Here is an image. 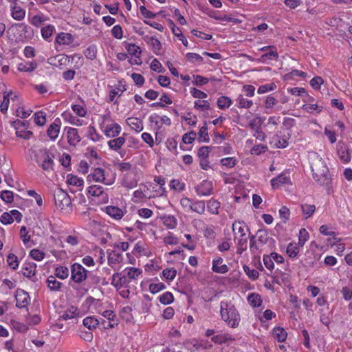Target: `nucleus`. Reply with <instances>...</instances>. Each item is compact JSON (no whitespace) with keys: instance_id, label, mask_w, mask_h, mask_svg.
Listing matches in <instances>:
<instances>
[{"instance_id":"1","label":"nucleus","mask_w":352,"mask_h":352,"mask_svg":"<svg viewBox=\"0 0 352 352\" xmlns=\"http://www.w3.org/2000/svg\"><path fill=\"white\" fill-rule=\"evenodd\" d=\"M220 314L223 320L229 327L236 328L239 326L241 320L240 314L237 309L231 302L221 301L220 304Z\"/></svg>"},{"instance_id":"2","label":"nucleus","mask_w":352,"mask_h":352,"mask_svg":"<svg viewBox=\"0 0 352 352\" xmlns=\"http://www.w3.org/2000/svg\"><path fill=\"white\" fill-rule=\"evenodd\" d=\"M314 178L320 185L329 187L331 183L329 168L324 162L320 158L314 166H311Z\"/></svg>"},{"instance_id":"3","label":"nucleus","mask_w":352,"mask_h":352,"mask_svg":"<svg viewBox=\"0 0 352 352\" xmlns=\"http://www.w3.org/2000/svg\"><path fill=\"white\" fill-rule=\"evenodd\" d=\"M54 199L56 208L61 210L72 205L69 195L60 188H56L54 190Z\"/></svg>"},{"instance_id":"4","label":"nucleus","mask_w":352,"mask_h":352,"mask_svg":"<svg viewBox=\"0 0 352 352\" xmlns=\"http://www.w3.org/2000/svg\"><path fill=\"white\" fill-rule=\"evenodd\" d=\"M41 152L42 153L41 158L36 159V162L38 166L46 172H51L54 170V166L55 165L54 161V155L46 148L41 151Z\"/></svg>"},{"instance_id":"5","label":"nucleus","mask_w":352,"mask_h":352,"mask_svg":"<svg viewBox=\"0 0 352 352\" xmlns=\"http://www.w3.org/2000/svg\"><path fill=\"white\" fill-rule=\"evenodd\" d=\"M89 272L80 264L74 263L71 267V279L76 283H81L88 277Z\"/></svg>"},{"instance_id":"6","label":"nucleus","mask_w":352,"mask_h":352,"mask_svg":"<svg viewBox=\"0 0 352 352\" xmlns=\"http://www.w3.org/2000/svg\"><path fill=\"white\" fill-rule=\"evenodd\" d=\"M197 194L199 196H209L213 193V185L212 182L204 180L195 188Z\"/></svg>"},{"instance_id":"7","label":"nucleus","mask_w":352,"mask_h":352,"mask_svg":"<svg viewBox=\"0 0 352 352\" xmlns=\"http://www.w3.org/2000/svg\"><path fill=\"white\" fill-rule=\"evenodd\" d=\"M16 306L19 308L26 307L30 300L28 293L23 289H17L15 294Z\"/></svg>"},{"instance_id":"8","label":"nucleus","mask_w":352,"mask_h":352,"mask_svg":"<svg viewBox=\"0 0 352 352\" xmlns=\"http://www.w3.org/2000/svg\"><path fill=\"white\" fill-rule=\"evenodd\" d=\"M290 178L287 172H283L276 177L271 180V185L273 188H278L284 184H289Z\"/></svg>"},{"instance_id":"9","label":"nucleus","mask_w":352,"mask_h":352,"mask_svg":"<svg viewBox=\"0 0 352 352\" xmlns=\"http://www.w3.org/2000/svg\"><path fill=\"white\" fill-rule=\"evenodd\" d=\"M60 120L56 118L54 122L49 126L47 130V134L51 140H54L58 137L60 131Z\"/></svg>"},{"instance_id":"10","label":"nucleus","mask_w":352,"mask_h":352,"mask_svg":"<svg viewBox=\"0 0 352 352\" xmlns=\"http://www.w3.org/2000/svg\"><path fill=\"white\" fill-rule=\"evenodd\" d=\"M223 258L218 257L212 261V269L214 272L219 274H225L228 272V267L226 264H223Z\"/></svg>"},{"instance_id":"11","label":"nucleus","mask_w":352,"mask_h":352,"mask_svg":"<svg viewBox=\"0 0 352 352\" xmlns=\"http://www.w3.org/2000/svg\"><path fill=\"white\" fill-rule=\"evenodd\" d=\"M121 132V126L117 123L107 125L104 134L108 138H116Z\"/></svg>"},{"instance_id":"12","label":"nucleus","mask_w":352,"mask_h":352,"mask_svg":"<svg viewBox=\"0 0 352 352\" xmlns=\"http://www.w3.org/2000/svg\"><path fill=\"white\" fill-rule=\"evenodd\" d=\"M67 140L68 143L70 145L75 146L80 141V138L78 135V130L75 128L69 127L67 130Z\"/></svg>"},{"instance_id":"13","label":"nucleus","mask_w":352,"mask_h":352,"mask_svg":"<svg viewBox=\"0 0 352 352\" xmlns=\"http://www.w3.org/2000/svg\"><path fill=\"white\" fill-rule=\"evenodd\" d=\"M11 16L17 21H21L25 18V10L20 6L16 5L10 6Z\"/></svg>"},{"instance_id":"14","label":"nucleus","mask_w":352,"mask_h":352,"mask_svg":"<svg viewBox=\"0 0 352 352\" xmlns=\"http://www.w3.org/2000/svg\"><path fill=\"white\" fill-rule=\"evenodd\" d=\"M106 213L116 220H120L123 217L122 210L116 206H108L105 209Z\"/></svg>"},{"instance_id":"15","label":"nucleus","mask_w":352,"mask_h":352,"mask_svg":"<svg viewBox=\"0 0 352 352\" xmlns=\"http://www.w3.org/2000/svg\"><path fill=\"white\" fill-rule=\"evenodd\" d=\"M89 180H94L96 182H104V170L101 168H96L94 173L89 174L87 177Z\"/></svg>"},{"instance_id":"16","label":"nucleus","mask_w":352,"mask_h":352,"mask_svg":"<svg viewBox=\"0 0 352 352\" xmlns=\"http://www.w3.org/2000/svg\"><path fill=\"white\" fill-rule=\"evenodd\" d=\"M170 29H171L173 34L176 37H177L179 41H181L182 42V44L185 47H187L188 44V41L186 38V37L184 36V35L182 34L181 29L177 27L175 25V24L172 21H170Z\"/></svg>"},{"instance_id":"17","label":"nucleus","mask_w":352,"mask_h":352,"mask_svg":"<svg viewBox=\"0 0 352 352\" xmlns=\"http://www.w3.org/2000/svg\"><path fill=\"white\" fill-rule=\"evenodd\" d=\"M36 265L34 263H26L22 267L21 272L24 276L31 278L35 275Z\"/></svg>"},{"instance_id":"18","label":"nucleus","mask_w":352,"mask_h":352,"mask_svg":"<svg viewBox=\"0 0 352 352\" xmlns=\"http://www.w3.org/2000/svg\"><path fill=\"white\" fill-rule=\"evenodd\" d=\"M125 142L124 136L111 140L108 142L109 147L113 151H118Z\"/></svg>"},{"instance_id":"19","label":"nucleus","mask_w":352,"mask_h":352,"mask_svg":"<svg viewBox=\"0 0 352 352\" xmlns=\"http://www.w3.org/2000/svg\"><path fill=\"white\" fill-rule=\"evenodd\" d=\"M126 122L132 129L137 132H140L143 130V123L137 118H129L126 120Z\"/></svg>"},{"instance_id":"20","label":"nucleus","mask_w":352,"mask_h":352,"mask_svg":"<svg viewBox=\"0 0 352 352\" xmlns=\"http://www.w3.org/2000/svg\"><path fill=\"white\" fill-rule=\"evenodd\" d=\"M124 271L126 272V276L130 281L138 279L142 272L141 269L136 267H129Z\"/></svg>"},{"instance_id":"21","label":"nucleus","mask_w":352,"mask_h":352,"mask_svg":"<svg viewBox=\"0 0 352 352\" xmlns=\"http://www.w3.org/2000/svg\"><path fill=\"white\" fill-rule=\"evenodd\" d=\"M37 67V64L35 61H28L21 63L19 65L18 69L20 72H31Z\"/></svg>"},{"instance_id":"22","label":"nucleus","mask_w":352,"mask_h":352,"mask_svg":"<svg viewBox=\"0 0 352 352\" xmlns=\"http://www.w3.org/2000/svg\"><path fill=\"white\" fill-rule=\"evenodd\" d=\"M47 287L52 291H59L63 285V283L56 280V277L50 276L47 279Z\"/></svg>"},{"instance_id":"23","label":"nucleus","mask_w":352,"mask_h":352,"mask_svg":"<svg viewBox=\"0 0 352 352\" xmlns=\"http://www.w3.org/2000/svg\"><path fill=\"white\" fill-rule=\"evenodd\" d=\"M72 41L71 34L61 32L56 38V41L60 45H69Z\"/></svg>"},{"instance_id":"24","label":"nucleus","mask_w":352,"mask_h":352,"mask_svg":"<svg viewBox=\"0 0 352 352\" xmlns=\"http://www.w3.org/2000/svg\"><path fill=\"white\" fill-rule=\"evenodd\" d=\"M248 300L253 307H258L261 305L262 300L261 296L256 293H252L248 295Z\"/></svg>"},{"instance_id":"25","label":"nucleus","mask_w":352,"mask_h":352,"mask_svg":"<svg viewBox=\"0 0 352 352\" xmlns=\"http://www.w3.org/2000/svg\"><path fill=\"white\" fill-rule=\"evenodd\" d=\"M12 94V91L4 92L3 96V101L0 104V111L3 113H6L8 111L10 104V96Z\"/></svg>"},{"instance_id":"26","label":"nucleus","mask_w":352,"mask_h":352,"mask_svg":"<svg viewBox=\"0 0 352 352\" xmlns=\"http://www.w3.org/2000/svg\"><path fill=\"white\" fill-rule=\"evenodd\" d=\"M82 323L85 327L91 330L96 329L98 326L99 321L94 317L88 316L83 319Z\"/></svg>"},{"instance_id":"27","label":"nucleus","mask_w":352,"mask_h":352,"mask_svg":"<svg viewBox=\"0 0 352 352\" xmlns=\"http://www.w3.org/2000/svg\"><path fill=\"white\" fill-rule=\"evenodd\" d=\"M274 338L277 339L279 342L285 341L287 333L286 331L281 327H275L273 330Z\"/></svg>"},{"instance_id":"28","label":"nucleus","mask_w":352,"mask_h":352,"mask_svg":"<svg viewBox=\"0 0 352 352\" xmlns=\"http://www.w3.org/2000/svg\"><path fill=\"white\" fill-rule=\"evenodd\" d=\"M67 183L70 185L77 186V187H82L84 181L82 179L78 177L76 175H73L72 174H69L67 177Z\"/></svg>"},{"instance_id":"29","label":"nucleus","mask_w":352,"mask_h":352,"mask_svg":"<svg viewBox=\"0 0 352 352\" xmlns=\"http://www.w3.org/2000/svg\"><path fill=\"white\" fill-rule=\"evenodd\" d=\"M56 59L57 63L51 62L50 64L60 67L61 65H67L69 63V56L67 55H58L54 58V60H56Z\"/></svg>"},{"instance_id":"30","label":"nucleus","mask_w":352,"mask_h":352,"mask_svg":"<svg viewBox=\"0 0 352 352\" xmlns=\"http://www.w3.org/2000/svg\"><path fill=\"white\" fill-rule=\"evenodd\" d=\"M207 207L210 212L217 214H219L220 203L214 199H211L208 201Z\"/></svg>"},{"instance_id":"31","label":"nucleus","mask_w":352,"mask_h":352,"mask_svg":"<svg viewBox=\"0 0 352 352\" xmlns=\"http://www.w3.org/2000/svg\"><path fill=\"white\" fill-rule=\"evenodd\" d=\"M199 142H208L210 140L209 135L208 133L207 123L205 122L204 126L200 129L199 131Z\"/></svg>"},{"instance_id":"32","label":"nucleus","mask_w":352,"mask_h":352,"mask_svg":"<svg viewBox=\"0 0 352 352\" xmlns=\"http://www.w3.org/2000/svg\"><path fill=\"white\" fill-rule=\"evenodd\" d=\"M69 276V269L65 266H58L55 269V276L65 279Z\"/></svg>"},{"instance_id":"33","label":"nucleus","mask_w":352,"mask_h":352,"mask_svg":"<svg viewBox=\"0 0 352 352\" xmlns=\"http://www.w3.org/2000/svg\"><path fill=\"white\" fill-rule=\"evenodd\" d=\"M299 253V247L297 244L290 243L287 248V254L290 258H296Z\"/></svg>"},{"instance_id":"34","label":"nucleus","mask_w":352,"mask_h":352,"mask_svg":"<svg viewBox=\"0 0 352 352\" xmlns=\"http://www.w3.org/2000/svg\"><path fill=\"white\" fill-rule=\"evenodd\" d=\"M302 213L305 215V218L307 219L312 216L316 210V206L313 204H305L301 206Z\"/></svg>"},{"instance_id":"35","label":"nucleus","mask_w":352,"mask_h":352,"mask_svg":"<svg viewBox=\"0 0 352 352\" xmlns=\"http://www.w3.org/2000/svg\"><path fill=\"white\" fill-rule=\"evenodd\" d=\"M159 300L163 305H169L173 302L174 297L171 292H166L159 297Z\"/></svg>"},{"instance_id":"36","label":"nucleus","mask_w":352,"mask_h":352,"mask_svg":"<svg viewBox=\"0 0 352 352\" xmlns=\"http://www.w3.org/2000/svg\"><path fill=\"white\" fill-rule=\"evenodd\" d=\"M199 214H204L205 212V202L204 201H197L192 202L191 210Z\"/></svg>"},{"instance_id":"37","label":"nucleus","mask_w":352,"mask_h":352,"mask_svg":"<svg viewBox=\"0 0 352 352\" xmlns=\"http://www.w3.org/2000/svg\"><path fill=\"white\" fill-rule=\"evenodd\" d=\"M232 104V100L226 96H221L217 100V105L219 109L228 108Z\"/></svg>"},{"instance_id":"38","label":"nucleus","mask_w":352,"mask_h":352,"mask_svg":"<svg viewBox=\"0 0 352 352\" xmlns=\"http://www.w3.org/2000/svg\"><path fill=\"white\" fill-rule=\"evenodd\" d=\"M248 247V238L245 236H240L237 241V253L241 254Z\"/></svg>"},{"instance_id":"39","label":"nucleus","mask_w":352,"mask_h":352,"mask_svg":"<svg viewBox=\"0 0 352 352\" xmlns=\"http://www.w3.org/2000/svg\"><path fill=\"white\" fill-rule=\"evenodd\" d=\"M164 224L169 229H173L177 226V219L171 215L164 217Z\"/></svg>"},{"instance_id":"40","label":"nucleus","mask_w":352,"mask_h":352,"mask_svg":"<svg viewBox=\"0 0 352 352\" xmlns=\"http://www.w3.org/2000/svg\"><path fill=\"white\" fill-rule=\"evenodd\" d=\"M246 227L245 224L243 222L241 221H235L232 224V230L234 232H236L237 231L238 233L241 234L240 236H245V228Z\"/></svg>"},{"instance_id":"41","label":"nucleus","mask_w":352,"mask_h":352,"mask_svg":"<svg viewBox=\"0 0 352 352\" xmlns=\"http://www.w3.org/2000/svg\"><path fill=\"white\" fill-rule=\"evenodd\" d=\"M85 57L90 60H94L96 58L97 49L95 45H89L84 52Z\"/></svg>"},{"instance_id":"42","label":"nucleus","mask_w":352,"mask_h":352,"mask_svg":"<svg viewBox=\"0 0 352 352\" xmlns=\"http://www.w3.org/2000/svg\"><path fill=\"white\" fill-rule=\"evenodd\" d=\"M338 155L341 160L344 162H349L351 160V154L349 149L341 148L338 150Z\"/></svg>"},{"instance_id":"43","label":"nucleus","mask_w":352,"mask_h":352,"mask_svg":"<svg viewBox=\"0 0 352 352\" xmlns=\"http://www.w3.org/2000/svg\"><path fill=\"white\" fill-rule=\"evenodd\" d=\"M103 192V187L99 185H93L89 187L88 193L91 196L98 197Z\"/></svg>"},{"instance_id":"44","label":"nucleus","mask_w":352,"mask_h":352,"mask_svg":"<svg viewBox=\"0 0 352 352\" xmlns=\"http://www.w3.org/2000/svg\"><path fill=\"white\" fill-rule=\"evenodd\" d=\"M236 102L238 104V107L239 108H250L253 102L252 100H248L246 98H243L242 95H240L237 100Z\"/></svg>"},{"instance_id":"45","label":"nucleus","mask_w":352,"mask_h":352,"mask_svg":"<svg viewBox=\"0 0 352 352\" xmlns=\"http://www.w3.org/2000/svg\"><path fill=\"white\" fill-rule=\"evenodd\" d=\"M153 47V52L155 54H158V52L162 48V44L160 41L155 36H151L150 39V42L148 43Z\"/></svg>"},{"instance_id":"46","label":"nucleus","mask_w":352,"mask_h":352,"mask_svg":"<svg viewBox=\"0 0 352 352\" xmlns=\"http://www.w3.org/2000/svg\"><path fill=\"white\" fill-rule=\"evenodd\" d=\"M7 263L13 270H16L19 266L17 256L14 254H9L7 256Z\"/></svg>"},{"instance_id":"47","label":"nucleus","mask_w":352,"mask_h":352,"mask_svg":"<svg viewBox=\"0 0 352 352\" xmlns=\"http://www.w3.org/2000/svg\"><path fill=\"white\" fill-rule=\"evenodd\" d=\"M177 274V270L174 268H166L162 271V276L167 280H173Z\"/></svg>"},{"instance_id":"48","label":"nucleus","mask_w":352,"mask_h":352,"mask_svg":"<svg viewBox=\"0 0 352 352\" xmlns=\"http://www.w3.org/2000/svg\"><path fill=\"white\" fill-rule=\"evenodd\" d=\"M229 340H231L228 334H220L214 336L212 338V341L216 344H223L227 342Z\"/></svg>"},{"instance_id":"49","label":"nucleus","mask_w":352,"mask_h":352,"mask_svg":"<svg viewBox=\"0 0 352 352\" xmlns=\"http://www.w3.org/2000/svg\"><path fill=\"white\" fill-rule=\"evenodd\" d=\"M20 236L24 245L29 247L28 243L30 241V236L28 234V232L25 226H22L20 229Z\"/></svg>"},{"instance_id":"50","label":"nucleus","mask_w":352,"mask_h":352,"mask_svg":"<svg viewBox=\"0 0 352 352\" xmlns=\"http://www.w3.org/2000/svg\"><path fill=\"white\" fill-rule=\"evenodd\" d=\"M126 50L130 54L134 56L140 55L142 52L140 47L133 43L127 44Z\"/></svg>"},{"instance_id":"51","label":"nucleus","mask_w":352,"mask_h":352,"mask_svg":"<svg viewBox=\"0 0 352 352\" xmlns=\"http://www.w3.org/2000/svg\"><path fill=\"white\" fill-rule=\"evenodd\" d=\"M1 199L6 203H12L14 199V194L10 190H3L0 192Z\"/></svg>"},{"instance_id":"52","label":"nucleus","mask_w":352,"mask_h":352,"mask_svg":"<svg viewBox=\"0 0 352 352\" xmlns=\"http://www.w3.org/2000/svg\"><path fill=\"white\" fill-rule=\"evenodd\" d=\"M244 272L247 276L252 280H256L258 278L259 273L254 269H250L248 265H243Z\"/></svg>"},{"instance_id":"53","label":"nucleus","mask_w":352,"mask_h":352,"mask_svg":"<svg viewBox=\"0 0 352 352\" xmlns=\"http://www.w3.org/2000/svg\"><path fill=\"white\" fill-rule=\"evenodd\" d=\"M258 236V242L261 244H265L269 241L270 238L268 236V233L266 230H258L256 233Z\"/></svg>"},{"instance_id":"54","label":"nucleus","mask_w":352,"mask_h":352,"mask_svg":"<svg viewBox=\"0 0 352 352\" xmlns=\"http://www.w3.org/2000/svg\"><path fill=\"white\" fill-rule=\"evenodd\" d=\"M30 256L33 259L40 261L45 258V253L38 249H33L30 251Z\"/></svg>"},{"instance_id":"55","label":"nucleus","mask_w":352,"mask_h":352,"mask_svg":"<svg viewBox=\"0 0 352 352\" xmlns=\"http://www.w3.org/2000/svg\"><path fill=\"white\" fill-rule=\"evenodd\" d=\"M211 147L204 146L199 148L197 152V155L199 159H208L210 152Z\"/></svg>"},{"instance_id":"56","label":"nucleus","mask_w":352,"mask_h":352,"mask_svg":"<svg viewBox=\"0 0 352 352\" xmlns=\"http://www.w3.org/2000/svg\"><path fill=\"white\" fill-rule=\"evenodd\" d=\"M34 122L37 125H44L46 122L45 114L42 111L36 112L34 114Z\"/></svg>"},{"instance_id":"57","label":"nucleus","mask_w":352,"mask_h":352,"mask_svg":"<svg viewBox=\"0 0 352 352\" xmlns=\"http://www.w3.org/2000/svg\"><path fill=\"white\" fill-rule=\"evenodd\" d=\"M118 274H121V275L119 276V283H116L117 285H120V289L122 286L128 287V285L131 281L128 279V277L126 276V272L122 271V272H118Z\"/></svg>"},{"instance_id":"58","label":"nucleus","mask_w":352,"mask_h":352,"mask_svg":"<svg viewBox=\"0 0 352 352\" xmlns=\"http://www.w3.org/2000/svg\"><path fill=\"white\" fill-rule=\"evenodd\" d=\"M278 57V54L276 50H274V49H270L269 52L267 53L263 54L261 57V59L263 61H265L267 59L273 60V59H277Z\"/></svg>"},{"instance_id":"59","label":"nucleus","mask_w":352,"mask_h":352,"mask_svg":"<svg viewBox=\"0 0 352 352\" xmlns=\"http://www.w3.org/2000/svg\"><path fill=\"white\" fill-rule=\"evenodd\" d=\"M276 88V85L274 83L265 84L260 86L257 90L258 94H265L269 91H273Z\"/></svg>"},{"instance_id":"60","label":"nucleus","mask_w":352,"mask_h":352,"mask_svg":"<svg viewBox=\"0 0 352 352\" xmlns=\"http://www.w3.org/2000/svg\"><path fill=\"white\" fill-rule=\"evenodd\" d=\"M54 30V27L52 25H48L43 28L41 30L42 36L45 39L49 38L52 36Z\"/></svg>"},{"instance_id":"61","label":"nucleus","mask_w":352,"mask_h":352,"mask_svg":"<svg viewBox=\"0 0 352 352\" xmlns=\"http://www.w3.org/2000/svg\"><path fill=\"white\" fill-rule=\"evenodd\" d=\"M166 287L165 285L163 283H151L149 285V291L153 294H156Z\"/></svg>"},{"instance_id":"62","label":"nucleus","mask_w":352,"mask_h":352,"mask_svg":"<svg viewBox=\"0 0 352 352\" xmlns=\"http://www.w3.org/2000/svg\"><path fill=\"white\" fill-rule=\"evenodd\" d=\"M193 78L192 83L196 86H202L207 84L209 81L208 78L199 75H194Z\"/></svg>"},{"instance_id":"63","label":"nucleus","mask_w":352,"mask_h":352,"mask_svg":"<svg viewBox=\"0 0 352 352\" xmlns=\"http://www.w3.org/2000/svg\"><path fill=\"white\" fill-rule=\"evenodd\" d=\"M221 164L228 168H232L236 164V160L234 157H225L221 160Z\"/></svg>"},{"instance_id":"64","label":"nucleus","mask_w":352,"mask_h":352,"mask_svg":"<svg viewBox=\"0 0 352 352\" xmlns=\"http://www.w3.org/2000/svg\"><path fill=\"white\" fill-rule=\"evenodd\" d=\"M324 80L320 76H316L310 80V85L315 89H319Z\"/></svg>"}]
</instances>
